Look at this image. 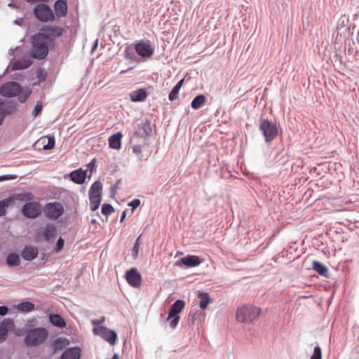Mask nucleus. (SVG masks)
<instances>
[{
  "label": "nucleus",
  "mask_w": 359,
  "mask_h": 359,
  "mask_svg": "<svg viewBox=\"0 0 359 359\" xmlns=\"http://www.w3.org/2000/svg\"><path fill=\"white\" fill-rule=\"evenodd\" d=\"M57 237V227L55 224H47L44 229H39L35 233V239L37 242L43 241L51 243Z\"/></svg>",
  "instance_id": "obj_8"
},
{
  "label": "nucleus",
  "mask_w": 359,
  "mask_h": 359,
  "mask_svg": "<svg viewBox=\"0 0 359 359\" xmlns=\"http://www.w3.org/2000/svg\"><path fill=\"white\" fill-rule=\"evenodd\" d=\"M203 262V259L194 255H188L180 258L175 264V266L182 269L194 268L199 266Z\"/></svg>",
  "instance_id": "obj_11"
},
{
  "label": "nucleus",
  "mask_w": 359,
  "mask_h": 359,
  "mask_svg": "<svg viewBox=\"0 0 359 359\" xmlns=\"http://www.w3.org/2000/svg\"><path fill=\"white\" fill-rule=\"evenodd\" d=\"M350 27L351 25L348 16L346 15H341L337 21V34L339 32H341V34L343 32V29H344L345 32L349 33Z\"/></svg>",
  "instance_id": "obj_22"
},
{
  "label": "nucleus",
  "mask_w": 359,
  "mask_h": 359,
  "mask_svg": "<svg viewBox=\"0 0 359 359\" xmlns=\"http://www.w3.org/2000/svg\"><path fill=\"white\" fill-rule=\"evenodd\" d=\"M95 163H96V158H94L93 159H92L88 164H87V172L88 171H90V173L92 174L93 172H94L95 170H96V165H95Z\"/></svg>",
  "instance_id": "obj_50"
},
{
  "label": "nucleus",
  "mask_w": 359,
  "mask_h": 359,
  "mask_svg": "<svg viewBox=\"0 0 359 359\" xmlns=\"http://www.w3.org/2000/svg\"><path fill=\"white\" fill-rule=\"evenodd\" d=\"M114 210H115L114 207L109 203H104L102 205L101 212L104 215H106L107 217L114 212Z\"/></svg>",
  "instance_id": "obj_43"
},
{
  "label": "nucleus",
  "mask_w": 359,
  "mask_h": 359,
  "mask_svg": "<svg viewBox=\"0 0 359 359\" xmlns=\"http://www.w3.org/2000/svg\"><path fill=\"white\" fill-rule=\"evenodd\" d=\"M16 106V102L13 100H11L6 103L3 107H0V111L4 115V116H7L15 111Z\"/></svg>",
  "instance_id": "obj_31"
},
{
  "label": "nucleus",
  "mask_w": 359,
  "mask_h": 359,
  "mask_svg": "<svg viewBox=\"0 0 359 359\" xmlns=\"http://www.w3.org/2000/svg\"><path fill=\"white\" fill-rule=\"evenodd\" d=\"M39 142L43 144L44 150H50L54 148L55 145V140L54 136H48L47 138L41 137Z\"/></svg>",
  "instance_id": "obj_35"
},
{
  "label": "nucleus",
  "mask_w": 359,
  "mask_h": 359,
  "mask_svg": "<svg viewBox=\"0 0 359 359\" xmlns=\"http://www.w3.org/2000/svg\"><path fill=\"white\" fill-rule=\"evenodd\" d=\"M141 201L139 198H135L128 203V205L132 207V211L133 212L138 206H140Z\"/></svg>",
  "instance_id": "obj_51"
},
{
  "label": "nucleus",
  "mask_w": 359,
  "mask_h": 359,
  "mask_svg": "<svg viewBox=\"0 0 359 359\" xmlns=\"http://www.w3.org/2000/svg\"><path fill=\"white\" fill-rule=\"evenodd\" d=\"M198 297L201 299L199 306L201 309H205L210 303V297L208 293L204 292H198Z\"/></svg>",
  "instance_id": "obj_39"
},
{
  "label": "nucleus",
  "mask_w": 359,
  "mask_h": 359,
  "mask_svg": "<svg viewBox=\"0 0 359 359\" xmlns=\"http://www.w3.org/2000/svg\"><path fill=\"white\" fill-rule=\"evenodd\" d=\"M21 52V46H15V48H10L8 50V54L10 55H18V54Z\"/></svg>",
  "instance_id": "obj_53"
},
{
  "label": "nucleus",
  "mask_w": 359,
  "mask_h": 359,
  "mask_svg": "<svg viewBox=\"0 0 359 359\" xmlns=\"http://www.w3.org/2000/svg\"><path fill=\"white\" fill-rule=\"evenodd\" d=\"M359 17V11H358L356 13L353 15V20H356L358 19Z\"/></svg>",
  "instance_id": "obj_64"
},
{
  "label": "nucleus",
  "mask_w": 359,
  "mask_h": 359,
  "mask_svg": "<svg viewBox=\"0 0 359 359\" xmlns=\"http://www.w3.org/2000/svg\"><path fill=\"white\" fill-rule=\"evenodd\" d=\"M11 69V63H10V64H9V65L6 68L5 71L4 72V73H3L2 74H3L4 76V75H6V74L8 72V71H9V69Z\"/></svg>",
  "instance_id": "obj_63"
},
{
  "label": "nucleus",
  "mask_w": 359,
  "mask_h": 359,
  "mask_svg": "<svg viewBox=\"0 0 359 359\" xmlns=\"http://www.w3.org/2000/svg\"><path fill=\"white\" fill-rule=\"evenodd\" d=\"M16 198L20 201H26L29 202L32 198V194L30 193H22L16 195Z\"/></svg>",
  "instance_id": "obj_48"
},
{
  "label": "nucleus",
  "mask_w": 359,
  "mask_h": 359,
  "mask_svg": "<svg viewBox=\"0 0 359 359\" xmlns=\"http://www.w3.org/2000/svg\"><path fill=\"white\" fill-rule=\"evenodd\" d=\"M337 41L335 42V45L338 44V43H344V45H351V41L349 39H344V41L342 42V41H337V38L336 39Z\"/></svg>",
  "instance_id": "obj_61"
},
{
  "label": "nucleus",
  "mask_w": 359,
  "mask_h": 359,
  "mask_svg": "<svg viewBox=\"0 0 359 359\" xmlns=\"http://www.w3.org/2000/svg\"><path fill=\"white\" fill-rule=\"evenodd\" d=\"M43 105L40 102H37L32 110V115L36 116L40 114L42 111Z\"/></svg>",
  "instance_id": "obj_49"
},
{
  "label": "nucleus",
  "mask_w": 359,
  "mask_h": 359,
  "mask_svg": "<svg viewBox=\"0 0 359 359\" xmlns=\"http://www.w3.org/2000/svg\"><path fill=\"white\" fill-rule=\"evenodd\" d=\"M32 90L29 87H22L15 81H8L4 83L0 88V95L6 97L17 96L20 103H25L29 97Z\"/></svg>",
  "instance_id": "obj_1"
},
{
  "label": "nucleus",
  "mask_w": 359,
  "mask_h": 359,
  "mask_svg": "<svg viewBox=\"0 0 359 359\" xmlns=\"http://www.w3.org/2000/svg\"><path fill=\"white\" fill-rule=\"evenodd\" d=\"M122 133L118 131L109 137V146L114 149H119L121 147Z\"/></svg>",
  "instance_id": "obj_24"
},
{
  "label": "nucleus",
  "mask_w": 359,
  "mask_h": 359,
  "mask_svg": "<svg viewBox=\"0 0 359 359\" xmlns=\"http://www.w3.org/2000/svg\"><path fill=\"white\" fill-rule=\"evenodd\" d=\"M312 269L322 276L326 278L329 276V271L327 267L325 264L317 260L313 261Z\"/></svg>",
  "instance_id": "obj_25"
},
{
  "label": "nucleus",
  "mask_w": 359,
  "mask_h": 359,
  "mask_svg": "<svg viewBox=\"0 0 359 359\" xmlns=\"http://www.w3.org/2000/svg\"><path fill=\"white\" fill-rule=\"evenodd\" d=\"M40 31L44 32L49 43H53L54 40L62 35L64 29L62 27L57 25H46L41 27Z\"/></svg>",
  "instance_id": "obj_12"
},
{
  "label": "nucleus",
  "mask_w": 359,
  "mask_h": 359,
  "mask_svg": "<svg viewBox=\"0 0 359 359\" xmlns=\"http://www.w3.org/2000/svg\"><path fill=\"white\" fill-rule=\"evenodd\" d=\"M94 334L100 336L110 345H114L117 340V333L105 326H97L93 329Z\"/></svg>",
  "instance_id": "obj_10"
},
{
  "label": "nucleus",
  "mask_w": 359,
  "mask_h": 359,
  "mask_svg": "<svg viewBox=\"0 0 359 359\" xmlns=\"http://www.w3.org/2000/svg\"><path fill=\"white\" fill-rule=\"evenodd\" d=\"M48 337V332L46 327L27 328L25 330L23 343L28 348L39 346L45 342Z\"/></svg>",
  "instance_id": "obj_2"
},
{
  "label": "nucleus",
  "mask_w": 359,
  "mask_h": 359,
  "mask_svg": "<svg viewBox=\"0 0 359 359\" xmlns=\"http://www.w3.org/2000/svg\"><path fill=\"white\" fill-rule=\"evenodd\" d=\"M137 55V53H136V50L134 46H126L124 51L125 58L130 60L132 62H142V60Z\"/></svg>",
  "instance_id": "obj_30"
},
{
  "label": "nucleus",
  "mask_w": 359,
  "mask_h": 359,
  "mask_svg": "<svg viewBox=\"0 0 359 359\" xmlns=\"http://www.w3.org/2000/svg\"><path fill=\"white\" fill-rule=\"evenodd\" d=\"M38 248L32 245H26L21 250V256L26 261H33L38 257Z\"/></svg>",
  "instance_id": "obj_17"
},
{
  "label": "nucleus",
  "mask_w": 359,
  "mask_h": 359,
  "mask_svg": "<svg viewBox=\"0 0 359 359\" xmlns=\"http://www.w3.org/2000/svg\"><path fill=\"white\" fill-rule=\"evenodd\" d=\"M134 48L137 55L143 57H150L154 52L152 46H134Z\"/></svg>",
  "instance_id": "obj_32"
},
{
  "label": "nucleus",
  "mask_w": 359,
  "mask_h": 359,
  "mask_svg": "<svg viewBox=\"0 0 359 359\" xmlns=\"http://www.w3.org/2000/svg\"><path fill=\"white\" fill-rule=\"evenodd\" d=\"M205 100L204 95H198L191 101V106L194 109H198L204 104Z\"/></svg>",
  "instance_id": "obj_37"
},
{
  "label": "nucleus",
  "mask_w": 359,
  "mask_h": 359,
  "mask_svg": "<svg viewBox=\"0 0 359 359\" xmlns=\"http://www.w3.org/2000/svg\"><path fill=\"white\" fill-rule=\"evenodd\" d=\"M310 359H322V351L319 345L314 347L313 354Z\"/></svg>",
  "instance_id": "obj_46"
},
{
  "label": "nucleus",
  "mask_w": 359,
  "mask_h": 359,
  "mask_svg": "<svg viewBox=\"0 0 359 359\" xmlns=\"http://www.w3.org/2000/svg\"><path fill=\"white\" fill-rule=\"evenodd\" d=\"M45 217L50 220H56L65 212L62 204L58 201L47 203L43 209Z\"/></svg>",
  "instance_id": "obj_6"
},
{
  "label": "nucleus",
  "mask_w": 359,
  "mask_h": 359,
  "mask_svg": "<svg viewBox=\"0 0 359 359\" xmlns=\"http://www.w3.org/2000/svg\"><path fill=\"white\" fill-rule=\"evenodd\" d=\"M81 349L79 346L67 348L60 355V359H80Z\"/></svg>",
  "instance_id": "obj_20"
},
{
  "label": "nucleus",
  "mask_w": 359,
  "mask_h": 359,
  "mask_svg": "<svg viewBox=\"0 0 359 359\" xmlns=\"http://www.w3.org/2000/svg\"><path fill=\"white\" fill-rule=\"evenodd\" d=\"M132 149H133V151L135 154H141V152H142V146L140 144L133 145L132 147Z\"/></svg>",
  "instance_id": "obj_56"
},
{
  "label": "nucleus",
  "mask_w": 359,
  "mask_h": 359,
  "mask_svg": "<svg viewBox=\"0 0 359 359\" xmlns=\"http://www.w3.org/2000/svg\"><path fill=\"white\" fill-rule=\"evenodd\" d=\"M55 16L65 17L68 12L67 0H57L54 4Z\"/></svg>",
  "instance_id": "obj_19"
},
{
  "label": "nucleus",
  "mask_w": 359,
  "mask_h": 359,
  "mask_svg": "<svg viewBox=\"0 0 359 359\" xmlns=\"http://www.w3.org/2000/svg\"><path fill=\"white\" fill-rule=\"evenodd\" d=\"M6 264L9 268L18 266L20 264V258L19 255L15 252L9 253L6 259Z\"/></svg>",
  "instance_id": "obj_28"
},
{
  "label": "nucleus",
  "mask_w": 359,
  "mask_h": 359,
  "mask_svg": "<svg viewBox=\"0 0 359 359\" xmlns=\"http://www.w3.org/2000/svg\"><path fill=\"white\" fill-rule=\"evenodd\" d=\"M49 322L54 326L59 328H64L67 323L62 316L59 313H50L48 316Z\"/></svg>",
  "instance_id": "obj_23"
},
{
  "label": "nucleus",
  "mask_w": 359,
  "mask_h": 359,
  "mask_svg": "<svg viewBox=\"0 0 359 359\" xmlns=\"http://www.w3.org/2000/svg\"><path fill=\"white\" fill-rule=\"evenodd\" d=\"M64 246H65V239L62 238V237H60L58 238V240L57 241L55 247L54 248V251L57 253L60 252L64 248Z\"/></svg>",
  "instance_id": "obj_47"
},
{
  "label": "nucleus",
  "mask_w": 359,
  "mask_h": 359,
  "mask_svg": "<svg viewBox=\"0 0 359 359\" xmlns=\"http://www.w3.org/2000/svg\"><path fill=\"white\" fill-rule=\"evenodd\" d=\"M33 64V61L30 59L29 56H24L21 58L17 60H11V70H22L26 69L31 67Z\"/></svg>",
  "instance_id": "obj_16"
},
{
  "label": "nucleus",
  "mask_w": 359,
  "mask_h": 359,
  "mask_svg": "<svg viewBox=\"0 0 359 359\" xmlns=\"http://www.w3.org/2000/svg\"><path fill=\"white\" fill-rule=\"evenodd\" d=\"M127 212H128L127 209H126L124 211H123V212L121 214V218H120V222H123L125 221Z\"/></svg>",
  "instance_id": "obj_62"
},
{
  "label": "nucleus",
  "mask_w": 359,
  "mask_h": 359,
  "mask_svg": "<svg viewBox=\"0 0 359 359\" xmlns=\"http://www.w3.org/2000/svg\"><path fill=\"white\" fill-rule=\"evenodd\" d=\"M152 133V128L151 126V123L148 119H146L144 121L139 123L137 125V128L133 133V137H142L146 139Z\"/></svg>",
  "instance_id": "obj_14"
},
{
  "label": "nucleus",
  "mask_w": 359,
  "mask_h": 359,
  "mask_svg": "<svg viewBox=\"0 0 359 359\" xmlns=\"http://www.w3.org/2000/svg\"><path fill=\"white\" fill-rule=\"evenodd\" d=\"M261 313V309L250 304H245L237 309L236 318L242 323H249L255 320Z\"/></svg>",
  "instance_id": "obj_3"
},
{
  "label": "nucleus",
  "mask_w": 359,
  "mask_h": 359,
  "mask_svg": "<svg viewBox=\"0 0 359 359\" xmlns=\"http://www.w3.org/2000/svg\"><path fill=\"white\" fill-rule=\"evenodd\" d=\"M121 183V180H118L111 187V192L113 194H115L116 190L118 189L119 185Z\"/></svg>",
  "instance_id": "obj_55"
},
{
  "label": "nucleus",
  "mask_w": 359,
  "mask_h": 359,
  "mask_svg": "<svg viewBox=\"0 0 359 359\" xmlns=\"http://www.w3.org/2000/svg\"><path fill=\"white\" fill-rule=\"evenodd\" d=\"M48 43L46 36L42 31L34 34L31 38V45H47Z\"/></svg>",
  "instance_id": "obj_27"
},
{
  "label": "nucleus",
  "mask_w": 359,
  "mask_h": 359,
  "mask_svg": "<svg viewBox=\"0 0 359 359\" xmlns=\"http://www.w3.org/2000/svg\"><path fill=\"white\" fill-rule=\"evenodd\" d=\"M204 316L203 313L201 311H196L193 312L192 311L189 313L187 318V323L189 326L194 324L195 321L198 319H201Z\"/></svg>",
  "instance_id": "obj_40"
},
{
  "label": "nucleus",
  "mask_w": 359,
  "mask_h": 359,
  "mask_svg": "<svg viewBox=\"0 0 359 359\" xmlns=\"http://www.w3.org/2000/svg\"><path fill=\"white\" fill-rule=\"evenodd\" d=\"M102 183L97 180L94 182L90 187L88 195L89 196H99L102 197Z\"/></svg>",
  "instance_id": "obj_29"
},
{
  "label": "nucleus",
  "mask_w": 359,
  "mask_h": 359,
  "mask_svg": "<svg viewBox=\"0 0 359 359\" xmlns=\"http://www.w3.org/2000/svg\"><path fill=\"white\" fill-rule=\"evenodd\" d=\"M32 48L30 50L29 57L37 59V60H43L44 59L49 51V46H32Z\"/></svg>",
  "instance_id": "obj_18"
},
{
  "label": "nucleus",
  "mask_w": 359,
  "mask_h": 359,
  "mask_svg": "<svg viewBox=\"0 0 359 359\" xmlns=\"http://www.w3.org/2000/svg\"><path fill=\"white\" fill-rule=\"evenodd\" d=\"M259 130L264 137V142L267 144L271 142L278 135V128L276 123L268 118H261Z\"/></svg>",
  "instance_id": "obj_4"
},
{
  "label": "nucleus",
  "mask_w": 359,
  "mask_h": 359,
  "mask_svg": "<svg viewBox=\"0 0 359 359\" xmlns=\"http://www.w3.org/2000/svg\"><path fill=\"white\" fill-rule=\"evenodd\" d=\"M130 45H151V42L149 40H140L133 43H131Z\"/></svg>",
  "instance_id": "obj_59"
},
{
  "label": "nucleus",
  "mask_w": 359,
  "mask_h": 359,
  "mask_svg": "<svg viewBox=\"0 0 359 359\" xmlns=\"http://www.w3.org/2000/svg\"><path fill=\"white\" fill-rule=\"evenodd\" d=\"M35 305L29 301H24L16 306L18 311L29 313L34 309Z\"/></svg>",
  "instance_id": "obj_36"
},
{
  "label": "nucleus",
  "mask_w": 359,
  "mask_h": 359,
  "mask_svg": "<svg viewBox=\"0 0 359 359\" xmlns=\"http://www.w3.org/2000/svg\"><path fill=\"white\" fill-rule=\"evenodd\" d=\"M69 344V339L63 337H59L55 339L52 344L53 351V353H56L58 351L64 349Z\"/></svg>",
  "instance_id": "obj_26"
},
{
  "label": "nucleus",
  "mask_w": 359,
  "mask_h": 359,
  "mask_svg": "<svg viewBox=\"0 0 359 359\" xmlns=\"http://www.w3.org/2000/svg\"><path fill=\"white\" fill-rule=\"evenodd\" d=\"M126 278L128 284L133 287H139L142 282L140 273L136 268H131L126 273Z\"/></svg>",
  "instance_id": "obj_15"
},
{
  "label": "nucleus",
  "mask_w": 359,
  "mask_h": 359,
  "mask_svg": "<svg viewBox=\"0 0 359 359\" xmlns=\"http://www.w3.org/2000/svg\"><path fill=\"white\" fill-rule=\"evenodd\" d=\"M140 236H139L137 238V239L134 243L133 248L131 250V254L134 259H137V257L138 256L139 248H140Z\"/></svg>",
  "instance_id": "obj_44"
},
{
  "label": "nucleus",
  "mask_w": 359,
  "mask_h": 359,
  "mask_svg": "<svg viewBox=\"0 0 359 359\" xmlns=\"http://www.w3.org/2000/svg\"><path fill=\"white\" fill-rule=\"evenodd\" d=\"M14 327V322L11 318H6L0 323V329L8 335V332Z\"/></svg>",
  "instance_id": "obj_38"
},
{
  "label": "nucleus",
  "mask_w": 359,
  "mask_h": 359,
  "mask_svg": "<svg viewBox=\"0 0 359 359\" xmlns=\"http://www.w3.org/2000/svg\"><path fill=\"white\" fill-rule=\"evenodd\" d=\"M148 97V93L144 88H140L130 93V100L133 102H141Z\"/></svg>",
  "instance_id": "obj_21"
},
{
  "label": "nucleus",
  "mask_w": 359,
  "mask_h": 359,
  "mask_svg": "<svg viewBox=\"0 0 359 359\" xmlns=\"http://www.w3.org/2000/svg\"><path fill=\"white\" fill-rule=\"evenodd\" d=\"M33 15L41 22H53L55 20V13L49 5L39 3L33 8Z\"/></svg>",
  "instance_id": "obj_5"
},
{
  "label": "nucleus",
  "mask_w": 359,
  "mask_h": 359,
  "mask_svg": "<svg viewBox=\"0 0 359 359\" xmlns=\"http://www.w3.org/2000/svg\"><path fill=\"white\" fill-rule=\"evenodd\" d=\"M89 201L90 210L94 212L99 208L102 201V197H99L98 196H89Z\"/></svg>",
  "instance_id": "obj_42"
},
{
  "label": "nucleus",
  "mask_w": 359,
  "mask_h": 359,
  "mask_svg": "<svg viewBox=\"0 0 359 359\" xmlns=\"http://www.w3.org/2000/svg\"><path fill=\"white\" fill-rule=\"evenodd\" d=\"M344 52L348 55V60H357V54L359 52L358 46H344Z\"/></svg>",
  "instance_id": "obj_41"
},
{
  "label": "nucleus",
  "mask_w": 359,
  "mask_h": 359,
  "mask_svg": "<svg viewBox=\"0 0 359 359\" xmlns=\"http://www.w3.org/2000/svg\"><path fill=\"white\" fill-rule=\"evenodd\" d=\"M17 176L14 175H0V182L12 180L16 179Z\"/></svg>",
  "instance_id": "obj_52"
},
{
  "label": "nucleus",
  "mask_w": 359,
  "mask_h": 359,
  "mask_svg": "<svg viewBox=\"0 0 359 359\" xmlns=\"http://www.w3.org/2000/svg\"><path fill=\"white\" fill-rule=\"evenodd\" d=\"M41 204L36 201L25 203L21 209L22 215L27 219H36L41 215Z\"/></svg>",
  "instance_id": "obj_9"
},
{
  "label": "nucleus",
  "mask_w": 359,
  "mask_h": 359,
  "mask_svg": "<svg viewBox=\"0 0 359 359\" xmlns=\"http://www.w3.org/2000/svg\"><path fill=\"white\" fill-rule=\"evenodd\" d=\"M86 177L87 170H83L82 168L74 170L69 172V174L65 175L64 176L65 179H69V180L77 184H84Z\"/></svg>",
  "instance_id": "obj_13"
},
{
  "label": "nucleus",
  "mask_w": 359,
  "mask_h": 359,
  "mask_svg": "<svg viewBox=\"0 0 359 359\" xmlns=\"http://www.w3.org/2000/svg\"><path fill=\"white\" fill-rule=\"evenodd\" d=\"M184 79L180 80L172 88L168 95L170 101H174L179 97V92L184 83Z\"/></svg>",
  "instance_id": "obj_34"
},
{
  "label": "nucleus",
  "mask_w": 359,
  "mask_h": 359,
  "mask_svg": "<svg viewBox=\"0 0 359 359\" xmlns=\"http://www.w3.org/2000/svg\"><path fill=\"white\" fill-rule=\"evenodd\" d=\"M185 302L182 299L176 300L171 306L167 321H170V327L175 329L179 323L180 317L179 313L184 309Z\"/></svg>",
  "instance_id": "obj_7"
},
{
  "label": "nucleus",
  "mask_w": 359,
  "mask_h": 359,
  "mask_svg": "<svg viewBox=\"0 0 359 359\" xmlns=\"http://www.w3.org/2000/svg\"><path fill=\"white\" fill-rule=\"evenodd\" d=\"M8 313V308L6 306H0V316H4Z\"/></svg>",
  "instance_id": "obj_57"
},
{
  "label": "nucleus",
  "mask_w": 359,
  "mask_h": 359,
  "mask_svg": "<svg viewBox=\"0 0 359 359\" xmlns=\"http://www.w3.org/2000/svg\"><path fill=\"white\" fill-rule=\"evenodd\" d=\"M14 203L15 201L13 197H8L0 201V217L6 215V209L9 206L14 205Z\"/></svg>",
  "instance_id": "obj_33"
},
{
  "label": "nucleus",
  "mask_w": 359,
  "mask_h": 359,
  "mask_svg": "<svg viewBox=\"0 0 359 359\" xmlns=\"http://www.w3.org/2000/svg\"><path fill=\"white\" fill-rule=\"evenodd\" d=\"M36 78L39 79V83H41L46 81L47 78V72L44 69L39 68L36 71Z\"/></svg>",
  "instance_id": "obj_45"
},
{
  "label": "nucleus",
  "mask_w": 359,
  "mask_h": 359,
  "mask_svg": "<svg viewBox=\"0 0 359 359\" xmlns=\"http://www.w3.org/2000/svg\"><path fill=\"white\" fill-rule=\"evenodd\" d=\"M25 22V20L23 18H18L14 20V23L17 25L22 27Z\"/></svg>",
  "instance_id": "obj_60"
},
{
  "label": "nucleus",
  "mask_w": 359,
  "mask_h": 359,
  "mask_svg": "<svg viewBox=\"0 0 359 359\" xmlns=\"http://www.w3.org/2000/svg\"><path fill=\"white\" fill-rule=\"evenodd\" d=\"M8 334L0 329V344L4 343L8 339Z\"/></svg>",
  "instance_id": "obj_54"
},
{
  "label": "nucleus",
  "mask_w": 359,
  "mask_h": 359,
  "mask_svg": "<svg viewBox=\"0 0 359 359\" xmlns=\"http://www.w3.org/2000/svg\"><path fill=\"white\" fill-rule=\"evenodd\" d=\"M104 320H105V318H104V316H102L100 319L93 320H92V324L94 325H99L103 323L104 322Z\"/></svg>",
  "instance_id": "obj_58"
}]
</instances>
